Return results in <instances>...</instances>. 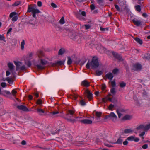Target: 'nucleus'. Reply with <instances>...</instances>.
Returning <instances> with one entry per match:
<instances>
[{"mask_svg": "<svg viewBox=\"0 0 150 150\" xmlns=\"http://www.w3.org/2000/svg\"><path fill=\"white\" fill-rule=\"evenodd\" d=\"M135 8L136 10L138 11H140L141 9L140 8V6L139 5H137L136 6Z\"/></svg>", "mask_w": 150, "mask_h": 150, "instance_id": "obj_43", "label": "nucleus"}, {"mask_svg": "<svg viewBox=\"0 0 150 150\" xmlns=\"http://www.w3.org/2000/svg\"><path fill=\"white\" fill-rule=\"evenodd\" d=\"M139 140V139L138 138H135L134 137V141L136 142H138Z\"/></svg>", "mask_w": 150, "mask_h": 150, "instance_id": "obj_59", "label": "nucleus"}, {"mask_svg": "<svg viewBox=\"0 0 150 150\" xmlns=\"http://www.w3.org/2000/svg\"><path fill=\"white\" fill-rule=\"evenodd\" d=\"M132 115H126L124 116L122 118L123 120H130L132 119Z\"/></svg>", "mask_w": 150, "mask_h": 150, "instance_id": "obj_20", "label": "nucleus"}, {"mask_svg": "<svg viewBox=\"0 0 150 150\" xmlns=\"http://www.w3.org/2000/svg\"><path fill=\"white\" fill-rule=\"evenodd\" d=\"M72 94H71L70 96V97L71 98L74 99V100H76L77 98V95L74 92V91L73 90H72Z\"/></svg>", "mask_w": 150, "mask_h": 150, "instance_id": "obj_14", "label": "nucleus"}, {"mask_svg": "<svg viewBox=\"0 0 150 150\" xmlns=\"http://www.w3.org/2000/svg\"><path fill=\"white\" fill-rule=\"evenodd\" d=\"M77 118H79V120L81 123L84 124H90L92 123V121L91 120L88 119H81L82 117H77Z\"/></svg>", "mask_w": 150, "mask_h": 150, "instance_id": "obj_6", "label": "nucleus"}, {"mask_svg": "<svg viewBox=\"0 0 150 150\" xmlns=\"http://www.w3.org/2000/svg\"><path fill=\"white\" fill-rule=\"evenodd\" d=\"M86 29H88L90 28V26L89 25H85Z\"/></svg>", "mask_w": 150, "mask_h": 150, "instance_id": "obj_60", "label": "nucleus"}, {"mask_svg": "<svg viewBox=\"0 0 150 150\" xmlns=\"http://www.w3.org/2000/svg\"><path fill=\"white\" fill-rule=\"evenodd\" d=\"M1 86L3 88H5L6 86V83L5 82H2L1 83Z\"/></svg>", "mask_w": 150, "mask_h": 150, "instance_id": "obj_45", "label": "nucleus"}, {"mask_svg": "<svg viewBox=\"0 0 150 150\" xmlns=\"http://www.w3.org/2000/svg\"><path fill=\"white\" fill-rule=\"evenodd\" d=\"M5 94H6L7 95H11V93L8 91L5 90H4L2 91V94L1 95H4Z\"/></svg>", "mask_w": 150, "mask_h": 150, "instance_id": "obj_25", "label": "nucleus"}, {"mask_svg": "<svg viewBox=\"0 0 150 150\" xmlns=\"http://www.w3.org/2000/svg\"><path fill=\"white\" fill-rule=\"evenodd\" d=\"M37 55L38 57V62H40V64H37L36 66L38 69L42 70L45 68V65L47 64L48 62L45 59H42L44 55L43 52L41 50H39L37 53Z\"/></svg>", "mask_w": 150, "mask_h": 150, "instance_id": "obj_1", "label": "nucleus"}, {"mask_svg": "<svg viewBox=\"0 0 150 150\" xmlns=\"http://www.w3.org/2000/svg\"><path fill=\"white\" fill-rule=\"evenodd\" d=\"M98 65L99 63L97 58L96 57H94L91 61H88L86 65V67L87 69H89L90 67H91L93 69L97 68Z\"/></svg>", "mask_w": 150, "mask_h": 150, "instance_id": "obj_2", "label": "nucleus"}, {"mask_svg": "<svg viewBox=\"0 0 150 150\" xmlns=\"http://www.w3.org/2000/svg\"><path fill=\"white\" fill-rule=\"evenodd\" d=\"M27 11L29 13H31L33 16L35 18L36 17V15L40 12V10L37 8V6L35 4H33L29 5Z\"/></svg>", "mask_w": 150, "mask_h": 150, "instance_id": "obj_3", "label": "nucleus"}, {"mask_svg": "<svg viewBox=\"0 0 150 150\" xmlns=\"http://www.w3.org/2000/svg\"><path fill=\"white\" fill-rule=\"evenodd\" d=\"M18 13L16 12L11 13L10 14L9 19L11 18L12 21L15 22L18 19Z\"/></svg>", "mask_w": 150, "mask_h": 150, "instance_id": "obj_4", "label": "nucleus"}, {"mask_svg": "<svg viewBox=\"0 0 150 150\" xmlns=\"http://www.w3.org/2000/svg\"><path fill=\"white\" fill-rule=\"evenodd\" d=\"M64 63V62L62 61H58L56 62L57 64L60 65L63 64Z\"/></svg>", "mask_w": 150, "mask_h": 150, "instance_id": "obj_42", "label": "nucleus"}, {"mask_svg": "<svg viewBox=\"0 0 150 150\" xmlns=\"http://www.w3.org/2000/svg\"><path fill=\"white\" fill-rule=\"evenodd\" d=\"M145 134V132H142L140 134L139 136L140 137H142Z\"/></svg>", "mask_w": 150, "mask_h": 150, "instance_id": "obj_61", "label": "nucleus"}, {"mask_svg": "<svg viewBox=\"0 0 150 150\" xmlns=\"http://www.w3.org/2000/svg\"><path fill=\"white\" fill-rule=\"evenodd\" d=\"M128 143V142L127 140H125L123 142V144L125 145H127Z\"/></svg>", "mask_w": 150, "mask_h": 150, "instance_id": "obj_62", "label": "nucleus"}, {"mask_svg": "<svg viewBox=\"0 0 150 150\" xmlns=\"http://www.w3.org/2000/svg\"><path fill=\"white\" fill-rule=\"evenodd\" d=\"M81 84L82 86L88 87L90 85V83L87 81L86 80H85L81 82Z\"/></svg>", "mask_w": 150, "mask_h": 150, "instance_id": "obj_15", "label": "nucleus"}, {"mask_svg": "<svg viewBox=\"0 0 150 150\" xmlns=\"http://www.w3.org/2000/svg\"><path fill=\"white\" fill-rule=\"evenodd\" d=\"M111 95L110 94H109L106 97L104 98H103L102 99L103 101L104 102H106L108 100L111 102H113V99L110 97V96Z\"/></svg>", "mask_w": 150, "mask_h": 150, "instance_id": "obj_9", "label": "nucleus"}, {"mask_svg": "<svg viewBox=\"0 0 150 150\" xmlns=\"http://www.w3.org/2000/svg\"><path fill=\"white\" fill-rule=\"evenodd\" d=\"M134 69L135 70H140L142 68L141 65L137 64L133 65Z\"/></svg>", "mask_w": 150, "mask_h": 150, "instance_id": "obj_13", "label": "nucleus"}, {"mask_svg": "<svg viewBox=\"0 0 150 150\" xmlns=\"http://www.w3.org/2000/svg\"><path fill=\"white\" fill-rule=\"evenodd\" d=\"M37 4L39 7H41L42 5V3L41 1H39L37 2Z\"/></svg>", "mask_w": 150, "mask_h": 150, "instance_id": "obj_55", "label": "nucleus"}, {"mask_svg": "<svg viewBox=\"0 0 150 150\" xmlns=\"http://www.w3.org/2000/svg\"><path fill=\"white\" fill-rule=\"evenodd\" d=\"M91 9L92 10H94L95 9V6L93 4H92L90 5Z\"/></svg>", "mask_w": 150, "mask_h": 150, "instance_id": "obj_50", "label": "nucleus"}, {"mask_svg": "<svg viewBox=\"0 0 150 150\" xmlns=\"http://www.w3.org/2000/svg\"><path fill=\"white\" fill-rule=\"evenodd\" d=\"M133 132V130L131 129H125L124 131L125 134H131Z\"/></svg>", "mask_w": 150, "mask_h": 150, "instance_id": "obj_21", "label": "nucleus"}, {"mask_svg": "<svg viewBox=\"0 0 150 150\" xmlns=\"http://www.w3.org/2000/svg\"><path fill=\"white\" fill-rule=\"evenodd\" d=\"M25 64L28 67H30L31 65V63L29 60L25 59Z\"/></svg>", "mask_w": 150, "mask_h": 150, "instance_id": "obj_33", "label": "nucleus"}, {"mask_svg": "<svg viewBox=\"0 0 150 150\" xmlns=\"http://www.w3.org/2000/svg\"><path fill=\"white\" fill-rule=\"evenodd\" d=\"M33 53L32 52L28 53L26 56V57L25 59L28 60H30L33 57Z\"/></svg>", "mask_w": 150, "mask_h": 150, "instance_id": "obj_12", "label": "nucleus"}, {"mask_svg": "<svg viewBox=\"0 0 150 150\" xmlns=\"http://www.w3.org/2000/svg\"><path fill=\"white\" fill-rule=\"evenodd\" d=\"M103 72L99 70H97L96 71V74L97 76H99L102 74Z\"/></svg>", "mask_w": 150, "mask_h": 150, "instance_id": "obj_37", "label": "nucleus"}, {"mask_svg": "<svg viewBox=\"0 0 150 150\" xmlns=\"http://www.w3.org/2000/svg\"><path fill=\"white\" fill-rule=\"evenodd\" d=\"M65 52V50L64 48L60 49L58 52V54L59 55L63 54Z\"/></svg>", "mask_w": 150, "mask_h": 150, "instance_id": "obj_23", "label": "nucleus"}, {"mask_svg": "<svg viewBox=\"0 0 150 150\" xmlns=\"http://www.w3.org/2000/svg\"><path fill=\"white\" fill-rule=\"evenodd\" d=\"M114 105L112 104L110 105L108 107V109L109 110H112V109L114 107Z\"/></svg>", "mask_w": 150, "mask_h": 150, "instance_id": "obj_49", "label": "nucleus"}, {"mask_svg": "<svg viewBox=\"0 0 150 150\" xmlns=\"http://www.w3.org/2000/svg\"><path fill=\"white\" fill-rule=\"evenodd\" d=\"M67 58L68 59L67 62V64L68 65H70L72 62V60L70 57H68Z\"/></svg>", "mask_w": 150, "mask_h": 150, "instance_id": "obj_34", "label": "nucleus"}, {"mask_svg": "<svg viewBox=\"0 0 150 150\" xmlns=\"http://www.w3.org/2000/svg\"><path fill=\"white\" fill-rule=\"evenodd\" d=\"M105 118L106 119H110L112 121H115L116 120L117 117L114 112H111L109 115L106 116Z\"/></svg>", "mask_w": 150, "mask_h": 150, "instance_id": "obj_5", "label": "nucleus"}, {"mask_svg": "<svg viewBox=\"0 0 150 150\" xmlns=\"http://www.w3.org/2000/svg\"><path fill=\"white\" fill-rule=\"evenodd\" d=\"M20 62H19V64H20ZM20 66V65L19 64V66ZM21 69V70H23L25 69V67L24 65H23L21 67H19V69Z\"/></svg>", "mask_w": 150, "mask_h": 150, "instance_id": "obj_52", "label": "nucleus"}, {"mask_svg": "<svg viewBox=\"0 0 150 150\" xmlns=\"http://www.w3.org/2000/svg\"><path fill=\"white\" fill-rule=\"evenodd\" d=\"M117 114L118 115V117L119 118H120L121 117V116L122 115V114L121 113L119 112L118 110H117Z\"/></svg>", "mask_w": 150, "mask_h": 150, "instance_id": "obj_58", "label": "nucleus"}, {"mask_svg": "<svg viewBox=\"0 0 150 150\" xmlns=\"http://www.w3.org/2000/svg\"><path fill=\"white\" fill-rule=\"evenodd\" d=\"M111 93L113 94H115V88H112L110 90Z\"/></svg>", "mask_w": 150, "mask_h": 150, "instance_id": "obj_47", "label": "nucleus"}, {"mask_svg": "<svg viewBox=\"0 0 150 150\" xmlns=\"http://www.w3.org/2000/svg\"><path fill=\"white\" fill-rule=\"evenodd\" d=\"M115 8H116V9H117V10L118 11H120V8L119 7V6L115 4Z\"/></svg>", "mask_w": 150, "mask_h": 150, "instance_id": "obj_51", "label": "nucleus"}, {"mask_svg": "<svg viewBox=\"0 0 150 150\" xmlns=\"http://www.w3.org/2000/svg\"><path fill=\"white\" fill-rule=\"evenodd\" d=\"M109 82H111V86L112 87H115L116 85L115 82V81L113 80L112 81H110Z\"/></svg>", "mask_w": 150, "mask_h": 150, "instance_id": "obj_40", "label": "nucleus"}, {"mask_svg": "<svg viewBox=\"0 0 150 150\" xmlns=\"http://www.w3.org/2000/svg\"><path fill=\"white\" fill-rule=\"evenodd\" d=\"M118 70L117 69H115L113 70L112 73L114 74H116L117 73V72H118Z\"/></svg>", "mask_w": 150, "mask_h": 150, "instance_id": "obj_46", "label": "nucleus"}, {"mask_svg": "<svg viewBox=\"0 0 150 150\" xmlns=\"http://www.w3.org/2000/svg\"><path fill=\"white\" fill-rule=\"evenodd\" d=\"M134 39L138 43L140 44H142V40L139 38H134Z\"/></svg>", "mask_w": 150, "mask_h": 150, "instance_id": "obj_26", "label": "nucleus"}, {"mask_svg": "<svg viewBox=\"0 0 150 150\" xmlns=\"http://www.w3.org/2000/svg\"><path fill=\"white\" fill-rule=\"evenodd\" d=\"M123 140V138L122 137H120L118 139L116 142H114L111 141H109L110 143H111L121 144L122 143Z\"/></svg>", "mask_w": 150, "mask_h": 150, "instance_id": "obj_8", "label": "nucleus"}, {"mask_svg": "<svg viewBox=\"0 0 150 150\" xmlns=\"http://www.w3.org/2000/svg\"><path fill=\"white\" fill-rule=\"evenodd\" d=\"M26 142L25 140H23L21 142V144L22 145H25L26 144Z\"/></svg>", "mask_w": 150, "mask_h": 150, "instance_id": "obj_64", "label": "nucleus"}, {"mask_svg": "<svg viewBox=\"0 0 150 150\" xmlns=\"http://www.w3.org/2000/svg\"><path fill=\"white\" fill-rule=\"evenodd\" d=\"M134 24L137 25L139 26L141 24L142 21L140 20H138L135 19H132L131 18Z\"/></svg>", "mask_w": 150, "mask_h": 150, "instance_id": "obj_10", "label": "nucleus"}, {"mask_svg": "<svg viewBox=\"0 0 150 150\" xmlns=\"http://www.w3.org/2000/svg\"><path fill=\"white\" fill-rule=\"evenodd\" d=\"M102 115L101 112H96V115L98 117H101Z\"/></svg>", "mask_w": 150, "mask_h": 150, "instance_id": "obj_38", "label": "nucleus"}, {"mask_svg": "<svg viewBox=\"0 0 150 150\" xmlns=\"http://www.w3.org/2000/svg\"><path fill=\"white\" fill-rule=\"evenodd\" d=\"M51 5L54 8H56L57 7V5L54 3H52L51 4Z\"/></svg>", "mask_w": 150, "mask_h": 150, "instance_id": "obj_48", "label": "nucleus"}, {"mask_svg": "<svg viewBox=\"0 0 150 150\" xmlns=\"http://www.w3.org/2000/svg\"><path fill=\"white\" fill-rule=\"evenodd\" d=\"M106 85L104 84H103L102 86V89L103 90H104L106 88Z\"/></svg>", "mask_w": 150, "mask_h": 150, "instance_id": "obj_54", "label": "nucleus"}, {"mask_svg": "<svg viewBox=\"0 0 150 150\" xmlns=\"http://www.w3.org/2000/svg\"><path fill=\"white\" fill-rule=\"evenodd\" d=\"M150 129V123L148 125L145 126V131H147Z\"/></svg>", "mask_w": 150, "mask_h": 150, "instance_id": "obj_41", "label": "nucleus"}, {"mask_svg": "<svg viewBox=\"0 0 150 150\" xmlns=\"http://www.w3.org/2000/svg\"><path fill=\"white\" fill-rule=\"evenodd\" d=\"M134 136H131L128 137L127 140L129 141H134Z\"/></svg>", "mask_w": 150, "mask_h": 150, "instance_id": "obj_36", "label": "nucleus"}, {"mask_svg": "<svg viewBox=\"0 0 150 150\" xmlns=\"http://www.w3.org/2000/svg\"><path fill=\"white\" fill-rule=\"evenodd\" d=\"M148 147V145L147 144H145L142 146V148L144 149H146Z\"/></svg>", "mask_w": 150, "mask_h": 150, "instance_id": "obj_56", "label": "nucleus"}, {"mask_svg": "<svg viewBox=\"0 0 150 150\" xmlns=\"http://www.w3.org/2000/svg\"><path fill=\"white\" fill-rule=\"evenodd\" d=\"M25 44V41L24 40H23L21 42L20 45L21 49V50H23L24 49V45Z\"/></svg>", "mask_w": 150, "mask_h": 150, "instance_id": "obj_22", "label": "nucleus"}, {"mask_svg": "<svg viewBox=\"0 0 150 150\" xmlns=\"http://www.w3.org/2000/svg\"><path fill=\"white\" fill-rule=\"evenodd\" d=\"M85 94L89 101H91L93 99V94L88 89L86 90L85 92Z\"/></svg>", "mask_w": 150, "mask_h": 150, "instance_id": "obj_7", "label": "nucleus"}, {"mask_svg": "<svg viewBox=\"0 0 150 150\" xmlns=\"http://www.w3.org/2000/svg\"><path fill=\"white\" fill-rule=\"evenodd\" d=\"M19 109L21 110L25 111H31V110H28L26 106L22 105L19 106Z\"/></svg>", "mask_w": 150, "mask_h": 150, "instance_id": "obj_16", "label": "nucleus"}, {"mask_svg": "<svg viewBox=\"0 0 150 150\" xmlns=\"http://www.w3.org/2000/svg\"><path fill=\"white\" fill-rule=\"evenodd\" d=\"M75 112L74 111L69 110L68 111V112L67 113L66 117H67V116L69 115H72Z\"/></svg>", "mask_w": 150, "mask_h": 150, "instance_id": "obj_27", "label": "nucleus"}, {"mask_svg": "<svg viewBox=\"0 0 150 150\" xmlns=\"http://www.w3.org/2000/svg\"><path fill=\"white\" fill-rule=\"evenodd\" d=\"M6 80L8 81V83H9L11 84L12 83L13 81L12 79L8 77L6 79Z\"/></svg>", "mask_w": 150, "mask_h": 150, "instance_id": "obj_29", "label": "nucleus"}, {"mask_svg": "<svg viewBox=\"0 0 150 150\" xmlns=\"http://www.w3.org/2000/svg\"><path fill=\"white\" fill-rule=\"evenodd\" d=\"M7 65L9 70L11 71H12L13 70L14 68V66L12 63L10 62L8 63L7 64Z\"/></svg>", "mask_w": 150, "mask_h": 150, "instance_id": "obj_19", "label": "nucleus"}, {"mask_svg": "<svg viewBox=\"0 0 150 150\" xmlns=\"http://www.w3.org/2000/svg\"><path fill=\"white\" fill-rule=\"evenodd\" d=\"M113 77L112 73H108L106 75V77L111 81Z\"/></svg>", "mask_w": 150, "mask_h": 150, "instance_id": "obj_17", "label": "nucleus"}, {"mask_svg": "<svg viewBox=\"0 0 150 150\" xmlns=\"http://www.w3.org/2000/svg\"><path fill=\"white\" fill-rule=\"evenodd\" d=\"M126 84L123 82H122L120 83V86L121 88H123L125 86Z\"/></svg>", "mask_w": 150, "mask_h": 150, "instance_id": "obj_35", "label": "nucleus"}, {"mask_svg": "<svg viewBox=\"0 0 150 150\" xmlns=\"http://www.w3.org/2000/svg\"><path fill=\"white\" fill-rule=\"evenodd\" d=\"M37 112L40 115H45V111L42 109L38 108L36 109Z\"/></svg>", "mask_w": 150, "mask_h": 150, "instance_id": "obj_11", "label": "nucleus"}, {"mask_svg": "<svg viewBox=\"0 0 150 150\" xmlns=\"http://www.w3.org/2000/svg\"><path fill=\"white\" fill-rule=\"evenodd\" d=\"M4 39L5 37H4V35H0V40H3L4 42H5Z\"/></svg>", "mask_w": 150, "mask_h": 150, "instance_id": "obj_44", "label": "nucleus"}, {"mask_svg": "<svg viewBox=\"0 0 150 150\" xmlns=\"http://www.w3.org/2000/svg\"><path fill=\"white\" fill-rule=\"evenodd\" d=\"M59 23L62 24H63L65 23V21L64 18L63 17H62L61 19H60L59 21Z\"/></svg>", "mask_w": 150, "mask_h": 150, "instance_id": "obj_30", "label": "nucleus"}, {"mask_svg": "<svg viewBox=\"0 0 150 150\" xmlns=\"http://www.w3.org/2000/svg\"><path fill=\"white\" fill-rule=\"evenodd\" d=\"M64 118L67 119V120L69 122H74L75 121V120L74 119H69L67 117H64Z\"/></svg>", "mask_w": 150, "mask_h": 150, "instance_id": "obj_28", "label": "nucleus"}, {"mask_svg": "<svg viewBox=\"0 0 150 150\" xmlns=\"http://www.w3.org/2000/svg\"><path fill=\"white\" fill-rule=\"evenodd\" d=\"M144 129L145 126L142 125H140L137 127V129L138 130H144Z\"/></svg>", "mask_w": 150, "mask_h": 150, "instance_id": "obj_24", "label": "nucleus"}, {"mask_svg": "<svg viewBox=\"0 0 150 150\" xmlns=\"http://www.w3.org/2000/svg\"><path fill=\"white\" fill-rule=\"evenodd\" d=\"M14 64H15V65L16 66V67L17 68V69L18 68V66L19 65V62H16V61H14Z\"/></svg>", "mask_w": 150, "mask_h": 150, "instance_id": "obj_53", "label": "nucleus"}, {"mask_svg": "<svg viewBox=\"0 0 150 150\" xmlns=\"http://www.w3.org/2000/svg\"><path fill=\"white\" fill-rule=\"evenodd\" d=\"M79 103L80 105L82 106H85L86 104L84 100L83 99L81 100Z\"/></svg>", "mask_w": 150, "mask_h": 150, "instance_id": "obj_31", "label": "nucleus"}, {"mask_svg": "<svg viewBox=\"0 0 150 150\" xmlns=\"http://www.w3.org/2000/svg\"><path fill=\"white\" fill-rule=\"evenodd\" d=\"M17 93V91H16L15 89H14L11 92V93L12 95L15 96L16 95Z\"/></svg>", "mask_w": 150, "mask_h": 150, "instance_id": "obj_39", "label": "nucleus"}, {"mask_svg": "<svg viewBox=\"0 0 150 150\" xmlns=\"http://www.w3.org/2000/svg\"><path fill=\"white\" fill-rule=\"evenodd\" d=\"M42 101L40 99H38L36 102L37 104L39 105L40 106L42 105Z\"/></svg>", "mask_w": 150, "mask_h": 150, "instance_id": "obj_32", "label": "nucleus"}, {"mask_svg": "<svg viewBox=\"0 0 150 150\" xmlns=\"http://www.w3.org/2000/svg\"><path fill=\"white\" fill-rule=\"evenodd\" d=\"M59 112L58 111H54L53 112H52V114L53 115H56V114L59 113Z\"/></svg>", "mask_w": 150, "mask_h": 150, "instance_id": "obj_57", "label": "nucleus"}, {"mask_svg": "<svg viewBox=\"0 0 150 150\" xmlns=\"http://www.w3.org/2000/svg\"><path fill=\"white\" fill-rule=\"evenodd\" d=\"M18 5H19L18 2H16V3H14L13 5V6H17Z\"/></svg>", "mask_w": 150, "mask_h": 150, "instance_id": "obj_63", "label": "nucleus"}, {"mask_svg": "<svg viewBox=\"0 0 150 150\" xmlns=\"http://www.w3.org/2000/svg\"><path fill=\"white\" fill-rule=\"evenodd\" d=\"M112 54L115 58H117L119 60H122V58L121 56L119 55L116 53L113 52H112Z\"/></svg>", "mask_w": 150, "mask_h": 150, "instance_id": "obj_18", "label": "nucleus"}]
</instances>
